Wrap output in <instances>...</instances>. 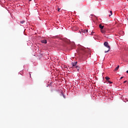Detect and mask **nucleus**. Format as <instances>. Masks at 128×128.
<instances>
[{
  "label": "nucleus",
  "instance_id": "obj_1",
  "mask_svg": "<svg viewBox=\"0 0 128 128\" xmlns=\"http://www.w3.org/2000/svg\"><path fill=\"white\" fill-rule=\"evenodd\" d=\"M104 46L108 48V50L105 51V54H106V52H108L110 50V46L108 45V43L106 42H104Z\"/></svg>",
  "mask_w": 128,
  "mask_h": 128
},
{
  "label": "nucleus",
  "instance_id": "obj_2",
  "mask_svg": "<svg viewBox=\"0 0 128 128\" xmlns=\"http://www.w3.org/2000/svg\"><path fill=\"white\" fill-rule=\"evenodd\" d=\"M72 68H76V64H78V62H72Z\"/></svg>",
  "mask_w": 128,
  "mask_h": 128
},
{
  "label": "nucleus",
  "instance_id": "obj_3",
  "mask_svg": "<svg viewBox=\"0 0 128 128\" xmlns=\"http://www.w3.org/2000/svg\"><path fill=\"white\" fill-rule=\"evenodd\" d=\"M120 68V66H118L114 70V72H116Z\"/></svg>",
  "mask_w": 128,
  "mask_h": 128
},
{
  "label": "nucleus",
  "instance_id": "obj_4",
  "mask_svg": "<svg viewBox=\"0 0 128 128\" xmlns=\"http://www.w3.org/2000/svg\"><path fill=\"white\" fill-rule=\"evenodd\" d=\"M41 42H42V44H46L47 42H46V40H42L41 41Z\"/></svg>",
  "mask_w": 128,
  "mask_h": 128
},
{
  "label": "nucleus",
  "instance_id": "obj_5",
  "mask_svg": "<svg viewBox=\"0 0 128 128\" xmlns=\"http://www.w3.org/2000/svg\"><path fill=\"white\" fill-rule=\"evenodd\" d=\"M99 28H101V30H103V29H104V26H102V24H100L99 25Z\"/></svg>",
  "mask_w": 128,
  "mask_h": 128
},
{
  "label": "nucleus",
  "instance_id": "obj_6",
  "mask_svg": "<svg viewBox=\"0 0 128 128\" xmlns=\"http://www.w3.org/2000/svg\"><path fill=\"white\" fill-rule=\"evenodd\" d=\"M88 31V30H82V32H84V33Z\"/></svg>",
  "mask_w": 128,
  "mask_h": 128
},
{
  "label": "nucleus",
  "instance_id": "obj_7",
  "mask_svg": "<svg viewBox=\"0 0 128 128\" xmlns=\"http://www.w3.org/2000/svg\"><path fill=\"white\" fill-rule=\"evenodd\" d=\"M105 78L107 80V82H108V80H110V78L108 76H106Z\"/></svg>",
  "mask_w": 128,
  "mask_h": 128
},
{
  "label": "nucleus",
  "instance_id": "obj_8",
  "mask_svg": "<svg viewBox=\"0 0 128 128\" xmlns=\"http://www.w3.org/2000/svg\"><path fill=\"white\" fill-rule=\"evenodd\" d=\"M76 68L78 72V70H80V67L78 66H76Z\"/></svg>",
  "mask_w": 128,
  "mask_h": 128
},
{
  "label": "nucleus",
  "instance_id": "obj_9",
  "mask_svg": "<svg viewBox=\"0 0 128 128\" xmlns=\"http://www.w3.org/2000/svg\"><path fill=\"white\" fill-rule=\"evenodd\" d=\"M110 14H109V16H111L112 15V11L110 10Z\"/></svg>",
  "mask_w": 128,
  "mask_h": 128
},
{
  "label": "nucleus",
  "instance_id": "obj_10",
  "mask_svg": "<svg viewBox=\"0 0 128 128\" xmlns=\"http://www.w3.org/2000/svg\"><path fill=\"white\" fill-rule=\"evenodd\" d=\"M25 22L26 21H24V20H22V21H20V24H24Z\"/></svg>",
  "mask_w": 128,
  "mask_h": 128
},
{
  "label": "nucleus",
  "instance_id": "obj_11",
  "mask_svg": "<svg viewBox=\"0 0 128 128\" xmlns=\"http://www.w3.org/2000/svg\"><path fill=\"white\" fill-rule=\"evenodd\" d=\"M101 32H102V34H104V32H105L104 30H102Z\"/></svg>",
  "mask_w": 128,
  "mask_h": 128
},
{
  "label": "nucleus",
  "instance_id": "obj_12",
  "mask_svg": "<svg viewBox=\"0 0 128 128\" xmlns=\"http://www.w3.org/2000/svg\"><path fill=\"white\" fill-rule=\"evenodd\" d=\"M108 82H109V84H112V82H110V80H108Z\"/></svg>",
  "mask_w": 128,
  "mask_h": 128
},
{
  "label": "nucleus",
  "instance_id": "obj_13",
  "mask_svg": "<svg viewBox=\"0 0 128 128\" xmlns=\"http://www.w3.org/2000/svg\"><path fill=\"white\" fill-rule=\"evenodd\" d=\"M60 8H58V12H60Z\"/></svg>",
  "mask_w": 128,
  "mask_h": 128
},
{
  "label": "nucleus",
  "instance_id": "obj_14",
  "mask_svg": "<svg viewBox=\"0 0 128 128\" xmlns=\"http://www.w3.org/2000/svg\"><path fill=\"white\" fill-rule=\"evenodd\" d=\"M126 80L124 82V84H126Z\"/></svg>",
  "mask_w": 128,
  "mask_h": 128
},
{
  "label": "nucleus",
  "instance_id": "obj_15",
  "mask_svg": "<svg viewBox=\"0 0 128 128\" xmlns=\"http://www.w3.org/2000/svg\"><path fill=\"white\" fill-rule=\"evenodd\" d=\"M122 78H124V77H121L120 78V80H122Z\"/></svg>",
  "mask_w": 128,
  "mask_h": 128
},
{
  "label": "nucleus",
  "instance_id": "obj_16",
  "mask_svg": "<svg viewBox=\"0 0 128 128\" xmlns=\"http://www.w3.org/2000/svg\"><path fill=\"white\" fill-rule=\"evenodd\" d=\"M127 74H128V70L126 71Z\"/></svg>",
  "mask_w": 128,
  "mask_h": 128
},
{
  "label": "nucleus",
  "instance_id": "obj_17",
  "mask_svg": "<svg viewBox=\"0 0 128 128\" xmlns=\"http://www.w3.org/2000/svg\"><path fill=\"white\" fill-rule=\"evenodd\" d=\"M30 74V78H31V76H30L31 74Z\"/></svg>",
  "mask_w": 128,
  "mask_h": 128
}]
</instances>
